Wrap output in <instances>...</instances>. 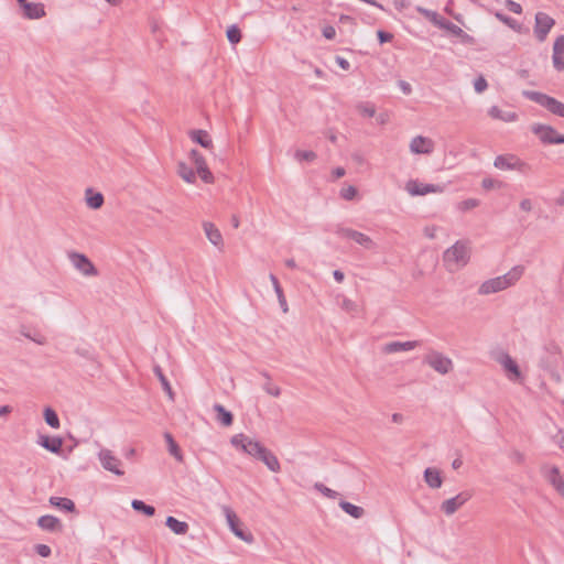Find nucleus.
Listing matches in <instances>:
<instances>
[{"label":"nucleus","instance_id":"f257e3e1","mask_svg":"<svg viewBox=\"0 0 564 564\" xmlns=\"http://www.w3.org/2000/svg\"><path fill=\"white\" fill-rule=\"evenodd\" d=\"M524 267L516 265L506 274L485 281L478 289L481 295L494 294L514 285L523 275Z\"/></svg>","mask_w":564,"mask_h":564},{"label":"nucleus","instance_id":"f03ea898","mask_svg":"<svg viewBox=\"0 0 564 564\" xmlns=\"http://www.w3.org/2000/svg\"><path fill=\"white\" fill-rule=\"evenodd\" d=\"M470 258V247L467 241L458 240L443 254V261L448 271H456L466 265Z\"/></svg>","mask_w":564,"mask_h":564},{"label":"nucleus","instance_id":"7ed1b4c3","mask_svg":"<svg viewBox=\"0 0 564 564\" xmlns=\"http://www.w3.org/2000/svg\"><path fill=\"white\" fill-rule=\"evenodd\" d=\"M522 95L529 99L532 100L540 106L547 109L551 113L558 116L561 118H564V104L558 101L557 99L534 90H523Z\"/></svg>","mask_w":564,"mask_h":564},{"label":"nucleus","instance_id":"20e7f679","mask_svg":"<svg viewBox=\"0 0 564 564\" xmlns=\"http://www.w3.org/2000/svg\"><path fill=\"white\" fill-rule=\"evenodd\" d=\"M531 131L545 144H564V134L558 133L553 127L534 123Z\"/></svg>","mask_w":564,"mask_h":564},{"label":"nucleus","instance_id":"39448f33","mask_svg":"<svg viewBox=\"0 0 564 564\" xmlns=\"http://www.w3.org/2000/svg\"><path fill=\"white\" fill-rule=\"evenodd\" d=\"M334 232L338 237L350 239L366 249L370 250L376 247V243L369 236H367L360 231H357L355 229L337 225Z\"/></svg>","mask_w":564,"mask_h":564},{"label":"nucleus","instance_id":"423d86ee","mask_svg":"<svg viewBox=\"0 0 564 564\" xmlns=\"http://www.w3.org/2000/svg\"><path fill=\"white\" fill-rule=\"evenodd\" d=\"M424 362L441 375H447L453 370V361L438 351H431L424 357Z\"/></svg>","mask_w":564,"mask_h":564},{"label":"nucleus","instance_id":"0eeeda50","mask_svg":"<svg viewBox=\"0 0 564 564\" xmlns=\"http://www.w3.org/2000/svg\"><path fill=\"white\" fill-rule=\"evenodd\" d=\"M68 259L70 260L75 269L78 270L85 276L98 275L97 268L86 254L72 251L68 253Z\"/></svg>","mask_w":564,"mask_h":564},{"label":"nucleus","instance_id":"6e6552de","mask_svg":"<svg viewBox=\"0 0 564 564\" xmlns=\"http://www.w3.org/2000/svg\"><path fill=\"white\" fill-rule=\"evenodd\" d=\"M494 166L499 170H517L522 173H524L529 167V165L525 162L521 161L514 154H505L496 156L494 161Z\"/></svg>","mask_w":564,"mask_h":564},{"label":"nucleus","instance_id":"1a4fd4ad","mask_svg":"<svg viewBox=\"0 0 564 564\" xmlns=\"http://www.w3.org/2000/svg\"><path fill=\"white\" fill-rule=\"evenodd\" d=\"M225 514L232 533L240 540L251 543L253 541V535L241 528V522L237 514L230 508H225Z\"/></svg>","mask_w":564,"mask_h":564},{"label":"nucleus","instance_id":"9d476101","mask_svg":"<svg viewBox=\"0 0 564 564\" xmlns=\"http://www.w3.org/2000/svg\"><path fill=\"white\" fill-rule=\"evenodd\" d=\"M98 458L106 470L111 471L117 476H122L124 474V471L120 469L121 460L115 456L110 449L101 448L98 453Z\"/></svg>","mask_w":564,"mask_h":564},{"label":"nucleus","instance_id":"9b49d317","mask_svg":"<svg viewBox=\"0 0 564 564\" xmlns=\"http://www.w3.org/2000/svg\"><path fill=\"white\" fill-rule=\"evenodd\" d=\"M555 24L554 19L544 12H538L535 14L534 34L540 42H543L553 25Z\"/></svg>","mask_w":564,"mask_h":564},{"label":"nucleus","instance_id":"f8f14e48","mask_svg":"<svg viewBox=\"0 0 564 564\" xmlns=\"http://www.w3.org/2000/svg\"><path fill=\"white\" fill-rule=\"evenodd\" d=\"M405 189L411 196H423L430 193L443 192V186L435 184H424L416 180H410L405 184Z\"/></svg>","mask_w":564,"mask_h":564},{"label":"nucleus","instance_id":"ddd939ff","mask_svg":"<svg viewBox=\"0 0 564 564\" xmlns=\"http://www.w3.org/2000/svg\"><path fill=\"white\" fill-rule=\"evenodd\" d=\"M471 498V494L468 491H463L456 495L453 498L444 500L441 505V510L446 516H453L460 507H463L469 499Z\"/></svg>","mask_w":564,"mask_h":564},{"label":"nucleus","instance_id":"4468645a","mask_svg":"<svg viewBox=\"0 0 564 564\" xmlns=\"http://www.w3.org/2000/svg\"><path fill=\"white\" fill-rule=\"evenodd\" d=\"M189 158L192 162L195 164L196 173L198 174V176L205 183H213L214 176L213 173L209 171L204 156L197 150L194 149L189 152Z\"/></svg>","mask_w":564,"mask_h":564},{"label":"nucleus","instance_id":"2eb2a0df","mask_svg":"<svg viewBox=\"0 0 564 564\" xmlns=\"http://www.w3.org/2000/svg\"><path fill=\"white\" fill-rule=\"evenodd\" d=\"M434 150V142L422 135L413 138L410 142V151L414 154H430Z\"/></svg>","mask_w":564,"mask_h":564},{"label":"nucleus","instance_id":"dca6fc26","mask_svg":"<svg viewBox=\"0 0 564 564\" xmlns=\"http://www.w3.org/2000/svg\"><path fill=\"white\" fill-rule=\"evenodd\" d=\"M204 232L212 245L218 250H224V238L220 230L210 221L203 223Z\"/></svg>","mask_w":564,"mask_h":564},{"label":"nucleus","instance_id":"f3484780","mask_svg":"<svg viewBox=\"0 0 564 564\" xmlns=\"http://www.w3.org/2000/svg\"><path fill=\"white\" fill-rule=\"evenodd\" d=\"M552 62L557 72L564 70V35L557 36L554 41Z\"/></svg>","mask_w":564,"mask_h":564},{"label":"nucleus","instance_id":"a211bd4d","mask_svg":"<svg viewBox=\"0 0 564 564\" xmlns=\"http://www.w3.org/2000/svg\"><path fill=\"white\" fill-rule=\"evenodd\" d=\"M20 7L23 10V17L29 20L41 19L45 15V9L42 3L37 2H19Z\"/></svg>","mask_w":564,"mask_h":564},{"label":"nucleus","instance_id":"6ab92c4d","mask_svg":"<svg viewBox=\"0 0 564 564\" xmlns=\"http://www.w3.org/2000/svg\"><path fill=\"white\" fill-rule=\"evenodd\" d=\"M544 477L547 481L561 494H564V481L561 476L560 469L556 466L542 468Z\"/></svg>","mask_w":564,"mask_h":564},{"label":"nucleus","instance_id":"aec40b11","mask_svg":"<svg viewBox=\"0 0 564 564\" xmlns=\"http://www.w3.org/2000/svg\"><path fill=\"white\" fill-rule=\"evenodd\" d=\"M37 443L51 453L61 454L62 452L63 440L59 436L40 435Z\"/></svg>","mask_w":564,"mask_h":564},{"label":"nucleus","instance_id":"412c9836","mask_svg":"<svg viewBox=\"0 0 564 564\" xmlns=\"http://www.w3.org/2000/svg\"><path fill=\"white\" fill-rule=\"evenodd\" d=\"M419 344L420 343L417 340H412V341H391V343H387L382 347V351L384 354H394V352H399V351H408V350H412L415 347H417Z\"/></svg>","mask_w":564,"mask_h":564},{"label":"nucleus","instance_id":"4be33fe9","mask_svg":"<svg viewBox=\"0 0 564 564\" xmlns=\"http://www.w3.org/2000/svg\"><path fill=\"white\" fill-rule=\"evenodd\" d=\"M37 525L42 530L50 531V532H58V531H62V528H63L59 519L54 516H50V514L40 517L37 520Z\"/></svg>","mask_w":564,"mask_h":564},{"label":"nucleus","instance_id":"5701e85b","mask_svg":"<svg viewBox=\"0 0 564 564\" xmlns=\"http://www.w3.org/2000/svg\"><path fill=\"white\" fill-rule=\"evenodd\" d=\"M257 459L261 460L273 473H279L281 469L278 457L267 447Z\"/></svg>","mask_w":564,"mask_h":564},{"label":"nucleus","instance_id":"b1692460","mask_svg":"<svg viewBox=\"0 0 564 564\" xmlns=\"http://www.w3.org/2000/svg\"><path fill=\"white\" fill-rule=\"evenodd\" d=\"M498 361L507 372L513 375L514 378H520L521 371L519 369V366L509 354H502L498 358Z\"/></svg>","mask_w":564,"mask_h":564},{"label":"nucleus","instance_id":"393cba45","mask_svg":"<svg viewBox=\"0 0 564 564\" xmlns=\"http://www.w3.org/2000/svg\"><path fill=\"white\" fill-rule=\"evenodd\" d=\"M424 480L433 489L440 488L443 484L440 470L431 467L424 470Z\"/></svg>","mask_w":564,"mask_h":564},{"label":"nucleus","instance_id":"a878e982","mask_svg":"<svg viewBox=\"0 0 564 564\" xmlns=\"http://www.w3.org/2000/svg\"><path fill=\"white\" fill-rule=\"evenodd\" d=\"M189 138L205 149L213 148L210 135L205 130H191Z\"/></svg>","mask_w":564,"mask_h":564},{"label":"nucleus","instance_id":"bb28decb","mask_svg":"<svg viewBox=\"0 0 564 564\" xmlns=\"http://www.w3.org/2000/svg\"><path fill=\"white\" fill-rule=\"evenodd\" d=\"M214 411L216 412V420L224 426H230L234 422V415L230 411L226 410L224 405L216 403L214 404Z\"/></svg>","mask_w":564,"mask_h":564},{"label":"nucleus","instance_id":"cd10ccee","mask_svg":"<svg viewBox=\"0 0 564 564\" xmlns=\"http://www.w3.org/2000/svg\"><path fill=\"white\" fill-rule=\"evenodd\" d=\"M165 525L177 535L187 533L189 527L186 522L180 521L176 518L169 516L165 520Z\"/></svg>","mask_w":564,"mask_h":564},{"label":"nucleus","instance_id":"c85d7f7f","mask_svg":"<svg viewBox=\"0 0 564 564\" xmlns=\"http://www.w3.org/2000/svg\"><path fill=\"white\" fill-rule=\"evenodd\" d=\"M489 116L494 119H498L505 122H512L518 119V115L512 111H503L498 106H492L489 111Z\"/></svg>","mask_w":564,"mask_h":564},{"label":"nucleus","instance_id":"c756f323","mask_svg":"<svg viewBox=\"0 0 564 564\" xmlns=\"http://www.w3.org/2000/svg\"><path fill=\"white\" fill-rule=\"evenodd\" d=\"M164 438L166 441V444H167V451L169 453L180 463L183 462L184 457H183V454H182V451L178 446V444L175 442V440L173 438L172 434L169 433V432H165L164 433Z\"/></svg>","mask_w":564,"mask_h":564},{"label":"nucleus","instance_id":"7c9ffc66","mask_svg":"<svg viewBox=\"0 0 564 564\" xmlns=\"http://www.w3.org/2000/svg\"><path fill=\"white\" fill-rule=\"evenodd\" d=\"M104 196L101 193H95L91 188L86 189V203L93 209H98L104 205Z\"/></svg>","mask_w":564,"mask_h":564},{"label":"nucleus","instance_id":"2f4dec72","mask_svg":"<svg viewBox=\"0 0 564 564\" xmlns=\"http://www.w3.org/2000/svg\"><path fill=\"white\" fill-rule=\"evenodd\" d=\"M270 280L272 282L273 289L278 296L279 304H280L283 313H286L289 311V307H288V303H286V299L284 296L283 290L280 285V282L274 274H270Z\"/></svg>","mask_w":564,"mask_h":564},{"label":"nucleus","instance_id":"473e14b6","mask_svg":"<svg viewBox=\"0 0 564 564\" xmlns=\"http://www.w3.org/2000/svg\"><path fill=\"white\" fill-rule=\"evenodd\" d=\"M339 507L343 509V511H345L347 514H349L350 517H352L355 519H360L365 514L364 508L352 505L345 500H341L339 502Z\"/></svg>","mask_w":564,"mask_h":564},{"label":"nucleus","instance_id":"72a5a7b5","mask_svg":"<svg viewBox=\"0 0 564 564\" xmlns=\"http://www.w3.org/2000/svg\"><path fill=\"white\" fill-rule=\"evenodd\" d=\"M416 11L423 17H425L431 23H433L437 28H440L443 21L445 20L437 12L423 8L421 6L416 7Z\"/></svg>","mask_w":564,"mask_h":564},{"label":"nucleus","instance_id":"f704fd0d","mask_svg":"<svg viewBox=\"0 0 564 564\" xmlns=\"http://www.w3.org/2000/svg\"><path fill=\"white\" fill-rule=\"evenodd\" d=\"M50 503L54 507H57V508L68 511V512H74L76 509L74 501L68 498L51 497Z\"/></svg>","mask_w":564,"mask_h":564},{"label":"nucleus","instance_id":"c9c22d12","mask_svg":"<svg viewBox=\"0 0 564 564\" xmlns=\"http://www.w3.org/2000/svg\"><path fill=\"white\" fill-rule=\"evenodd\" d=\"M177 173L187 183L192 184L196 181V172L184 162L178 163Z\"/></svg>","mask_w":564,"mask_h":564},{"label":"nucleus","instance_id":"e433bc0d","mask_svg":"<svg viewBox=\"0 0 564 564\" xmlns=\"http://www.w3.org/2000/svg\"><path fill=\"white\" fill-rule=\"evenodd\" d=\"M265 447L257 442V441H253L249 437L248 442L246 443V445H243V452L254 458H258L259 455H261L262 451L264 449Z\"/></svg>","mask_w":564,"mask_h":564},{"label":"nucleus","instance_id":"4c0bfd02","mask_svg":"<svg viewBox=\"0 0 564 564\" xmlns=\"http://www.w3.org/2000/svg\"><path fill=\"white\" fill-rule=\"evenodd\" d=\"M153 371H154L155 376L158 377V379L160 380L162 388L167 393L169 398L171 400H174V392L171 388V384H170L167 378L163 373L162 368L156 365V366H154Z\"/></svg>","mask_w":564,"mask_h":564},{"label":"nucleus","instance_id":"58836bf2","mask_svg":"<svg viewBox=\"0 0 564 564\" xmlns=\"http://www.w3.org/2000/svg\"><path fill=\"white\" fill-rule=\"evenodd\" d=\"M44 420L48 426L52 429H58L61 426V422L58 415L55 410L50 406H46L43 412Z\"/></svg>","mask_w":564,"mask_h":564},{"label":"nucleus","instance_id":"ea45409f","mask_svg":"<svg viewBox=\"0 0 564 564\" xmlns=\"http://www.w3.org/2000/svg\"><path fill=\"white\" fill-rule=\"evenodd\" d=\"M131 506H132L133 510H135L138 512H142L148 517H152L155 513V508L153 506L147 505L142 500L134 499V500H132Z\"/></svg>","mask_w":564,"mask_h":564},{"label":"nucleus","instance_id":"a19ab883","mask_svg":"<svg viewBox=\"0 0 564 564\" xmlns=\"http://www.w3.org/2000/svg\"><path fill=\"white\" fill-rule=\"evenodd\" d=\"M227 39L231 44H237L241 41V31L237 25H230L227 30Z\"/></svg>","mask_w":564,"mask_h":564},{"label":"nucleus","instance_id":"79ce46f5","mask_svg":"<svg viewBox=\"0 0 564 564\" xmlns=\"http://www.w3.org/2000/svg\"><path fill=\"white\" fill-rule=\"evenodd\" d=\"M496 18L501 21L502 23H505L506 25H508L509 28H511L512 30H520V24L518 21H516L514 19L501 13V12H496L495 13Z\"/></svg>","mask_w":564,"mask_h":564},{"label":"nucleus","instance_id":"37998d69","mask_svg":"<svg viewBox=\"0 0 564 564\" xmlns=\"http://www.w3.org/2000/svg\"><path fill=\"white\" fill-rule=\"evenodd\" d=\"M262 376L268 379L263 384V390L272 397H279L281 394V389L270 382V376L267 372H262Z\"/></svg>","mask_w":564,"mask_h":564},{"label":"nucleus","instance_id":"c03bdc74","mask_svg":"<svg viewBox=\"0 0 564 564\" xmlns=\"http://www.w3.org/2000/svg\"><path fill=\"white\" fill-rule=\"evenodd\" d=\"M294 158L299 162H302V161L312 162L316 159V153L313 151L296 150L294 153Z\"/></svg>","mask_w":564,"mask_h":564},{"label":"nucleus","instance_id":"a18cd8bd","mask_svg":"<svg viewBox=\"0 0 564 564\" xmlns=\"http://www.w3.org/2000/svg\"><path fill=\"white\" fill-rule=\"evenodd\" d=\"M440 29L446 30L451 34H453L454 36H457V37H458V35H462V33H463V29H460L459 26H457L456 24L452 23L451 21H448L446 19L443 21Z\"/></svg>","mask_w":564,"mask_h":564},{"label":"nucleus","instance_id":"49530a36","mask_svg":"<svg viewBox=\"0 0 564 564\" xmlns=\"http://www.w3.org/2000/svg\"><path fill=\"white\" fill-rule=\"evenodd\" d=\"M314 488L329 499H335L339 495L337 491L326 487L322 482H316L314 485Z\"/></svg>","mask_w":564,"mask_h":564},{"label":"nucleus","instance_id":"de8ad7c7","mask_svg":"<svg viewBox=\"0 0 564 564\" xmlns=\"http://www.w3.org/2000/svg\"><path fill=\"white\" fill-rule=\"evenodd\" d=\"M21 334L24 337H26V338L31 339L32 341L36 343L37 345H45L46 344V338L44 336H42V335H40L37 333L31 334L30 332H28L25 329V327H22Z\"/></svg>","mask_w":564,"mask_h":564},{"label":"nucleus","instance_id":"09e8293b","mask_svg":"<svg viewBox=\"0 0 564 564\" xmlns=\"http://www.w3.org/2000/svg\"><path fill=\"white\" fill-rule=\"evenodd\" d=\"M358 111L365 117H373L376 115V108L369 102L360 104L357 106Z\"/></svg>","mask_w":564,"mask_h":564},{"label":"nucleus","instance_id":"8fccbe9b","mask_svg":"<svg viewBox=\"0 0 564 564\" xmlns=\"http://www.w3.org/2000/svg\"><path fill=\"white\" fill-rule=\"evenodd\" d=\"M249 437L246 436L245 434L240 433V434H236L231 437L230 440V443L234 447L236 448H240L241 451L243 449V445H246V443L248 442Z\"/></svg>","mask_w":564,"mask_h":564},{"label":"nucleus","instance_id":"3c124183","mask_svg":"<svg viewBox=\"0 0 564 564\" xmlns=\"http://www.w3.org/2000/svg\"><path fill=\"white\" fill-rule=\"evenodd\" d=\"M357 195V188L355 186H347L341 188L340 191V197L346 200H351Z\"/></svg>","mask_w":564,"mask_h":564},{"label":"nucleus","instance_id":"603ef678","mask_svg":"<svg viewBox=\"0 0 564 564\" xmlns=\"http://www.w3.org/2000/svg\"><path fill=\"white\" fill-rule=\"evenodd\" d=\"M479 204H480V202L478 199H476V198H468V199L463 200L459 204V209L463 210V212L470 210L473 208L478 207Z\"/></svg>","mask_w":564,"mask_h":564},{"label":"nucleus","instance_id":"864d4df0","mask_svg":"<svg viewBox=\"0 0 564 564\" xmlns=\"http://www.w3.org/2000/svg\"><path fill=\"white\" fill-rule=\"evenodd\" d=\"M501 185H502V182L494 180L491 177H486L481 182L482 188L487 189V191L496 188V187H501Z\"/></svg>","mask_w":564,"mask_h":564},{"label":"nucleus","instance_id":"5fc2aeb1","mask_svg":"<svg viewBox=\"0 0 564 564\" xmlns=\"http://www.w3.org/2000/svg\"><path fill=\"white\" fill-rule=\"evenodd\" d=\"M487 87H488V84H487V80L485 79V77L479 76L478 78L475 79L474 88H475L476 93L481 94L487 89Z\"/></svg>","mask_w":564,"mask_h":564},{"label":"nucleus","instance_id":"6e6d98bb","mask_svg":"<svg viewBox=\"0 0 564 564\" xmlns=\"http://www.w3.org/2000/svg\"><path fill=\"white\" fill-rule=\"evenodd\" d=\"M506 8L516 13V14H521L522 13V7L520 3L513 1V0H506Z\"/></svg>","mask_w":564,"mask_h":564},{"label":"nucleus","instance_id":"4d7b16f0","mask_svg":"<svg viewBox=\"0 0 564 564\" xmlns=\"http://www.w3.org/2000/svg\"><path fill=\"white\" fill-rule=\"evenodd\" d=\"M35 552L42 557H48L52 553L51 547L46 544H36Z\"/></svg>","mask_w":564,"mask_h":564},{"label":"nucleus","instance_id":"13d9d810","mask_svg":"<svg viewBox=\"0 0 564 564\" xmlns=\"http://www.w3.org/2000/svg\"><path fill=\"white\" fill-rule=\"evenodd\" d=\"M377 37L379 40V43L383 44V43H388V42L392 41L393 35L391 33H389V32L383 31V30H379L377 32Z\"/></svg>","mask_w":564,"mask_h":564},{"label":"nucleus","instance_id":"bf43d9fd","mask_svg":"<svg viewBox=\"0 0 564 564\" xmlns=\"http://www.w3.org/2000/svg\"><path fill=\"white\" fill-rule=\"evenodd\" d=\"M322 33H323V36H324L325 39H327V40H333V39H335V36H336V30H335V28H334V26H332V25H326V26L323 29Z\"/></svg>","mask_w":564,"mask_h":564},{"label":"nucleus","instance_id":"052dcab7","mask_svg":"<svg viewBox=\"0 0 564 564\" xmlns=\"http://www.w3.org/2000/svg\"><path fill=\"white\" fill-rule=\"evenodd\" d=\"M458 37L460 39V42L463 44H468V45H473L475 43V39L474 36L469 35L468 33H466L464 30H463V33L462 35H458Z\"/></svg>","mask_w":564,"mask_h":564},{"label":"nucleus","instance_id":"680f3d73","mask_svg":"<svg viewBox=\"0 0 564 564\" xmlns=\"http://www.w3.org/2000/svg\"><path fill=\"white\" fill-rule=\"evenodd\" d=\"M510 458L512 462H514L517 464H522L524 462V455L519 451H513L510 454Z\"/></svg>","mask_w":564,"mask_h":564},{"label":"nucleus","instance_id":"e2e57ef3","mask_svg":"<svg viewBox=\"0 0 564 564\" xmlns=\"http://www.w3.org/2000/svg\"><path fill=\"white\" fill-rule=\"evenodd\" d=\"M335 61H336L337 65L340 68H343L344 70H348L350 68V63L346 58H344L341 56H336Z\"/></svg>","mask_w":564,"mask_h":564},{"label":"nucleus","instance_id":"0e129e2a","mask_svg":"<svg viewBox=\"0 0 564 564\" xmlns=\"http://www.w3.org/2000/svg\"><path fill=\"white\" fill-rule=\"evenodd\" d=\"M393 4L398 11H402L410 6V0H393Z\"/></svg>","mask_w":564,"mask_h":564},{"label":"nucleus","instance_id":"69168bd1","mask_svg":"<svg viewBox=\"0 0 564 564\" xmlns=\"http://www.w3.org/2000/svg\"><path fill=\"white\" fill-rule=\"evenodd\" d=\"M545 350L550 354H561V348L557 344L555 343H550L547 345H545Z\"/></svg>","mask_w":564,"mask_h":564},{"label":"nucleus","instance_id":"338daca9","mask_svg":"<svg viewBox=\"0 0 564 564\" xmlns=\"http://www.w3.org/2000/svg\"><path fill=\"white\" fill-rule=\"evenodd\" d=\"M520 208L524 212H530L532 209V202L529 198H524L520 202Z\"/></svg>","mask_w":564,"mask_h":564},{"label":"nucleus","instance_id":"774afa93","mask_svg":"<svg viewBox=\"0 0 564 564\" xmlns=\"http://www.w3.org/2000/svg\"><path fill=\"white\" fill-rule=\"evenodd\" d=\"M356 307V304L351 301V300H348V299H345L343 301V308L346 310V311H354Z\"/></svg>","mask_w":564,"mask_h":564}]
</instances>
